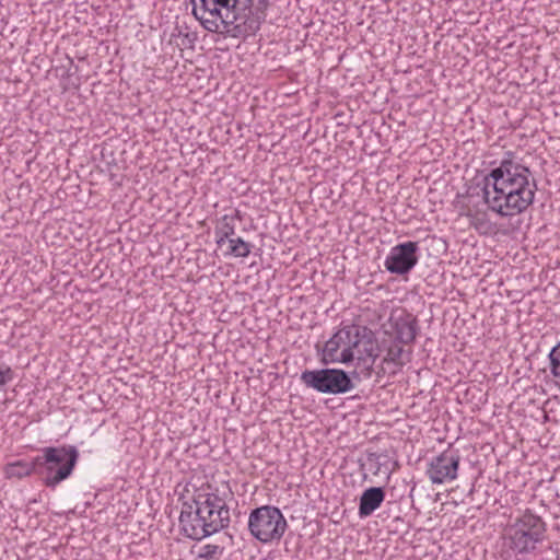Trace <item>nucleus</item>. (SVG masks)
<instances>
[{
    "instance_id": "12",
    "label": "nucleus",
    "mask_w": 560,
    "mask_h": 560,
    "mask_svg": "<svg viewBox=\"0 0 560 560\" xmlns=\"http://www.w3.org/2000/svg\"><path fill=\"white\" fill-rule=\"evenodd\" d=\"M394 337L392 339L405 345L413 343L418 334V320L411 314L397 317L393 324Z\"/></svg>"
},
{
    "instance_id": "20",
    "label": "nucleus",
    "mask_w": 560,
    "mask_h": 560,
    "mask_svg": "<svg viewBox=\"0 0 560 560\" xmlns=\"http://www.w3.org/2000/svg\"><path fill=\"white\" fill-rule=\"evenodd\" d=\"M548 359L551 375L560 380V342L551 349Z\"/></svg>"
},
{
    "instance_id": "15",
    "label": "nucleus",
    "mask_w": 560,
    "mask_h": 560,
    "mask_svg": "<svg viewBox=\"0 0 560 560\" xmlns=\"http://www.w3.org/2000/svg\"><path fill=\"white\" fill-rule=\"evenodd\" d=\"M235 219L241 220V214L238 210H235L234 215L224 214L218 225L215 226V237L217 245L221 246L225 241H230L233 238L235 234Z\"/></svg>"
},
{
    "instance_id": "18",
    "label": "nucleus",
    "mask_w": 560,
    "mask_h": 560,
    "mask_svg": "<svg viewBox=\"0 0 560 560\" xmlns=\"http://www.w3.org/2000/svg\"><path fill=\"white\" fill-rule=\"evenodd\" d=\"M230 252L229 254L237 257L245 258L250 254L252 244L244 241L242 237H233L229 241Z\"/></svg>"
},
{
    "instance_id": "3",
    "label": "nucleus",
    "mask_w": 560,
    "mask_h": 560,
    "mask_svg": "<svg viewBox=\"0 0 560 560\" xmlns=\"http://www.w3.org/2000/svg\"><path fill=\"white\" fill-rule=\"evenodd\" d=\"M192 14L211 33H225L233 38L255 35L265 15H255L253 0H196Z\"/></svg>"
},
{
    "instance_id": "1",
    "label": "nucleus",
    "mask_w": 560,
    "mask_h": 560,
    "mask_svg": "<svg viewBox=\"0 0 560 560\" xmlns=\"http://www.w3.org/2000/svg\"><path fill=\"white\" fill-rule=\"evenodd\" d=\"M536 190L530 170L512 152L485 177L482 188L488 208L501 217L524 212L534 202Z\"/></svg>"
},
{
    "instance_id": "6",
    "label": "nucleus",
    "mask_w": 560,
    "mask_h": 560,
    "mask_svg": "<svg viewBox=\"0 0 560 560\" xmlns=\"http://www.w3.org/2000/svg\"><path fill=\"white\" fill-rule=\"evenodd\" d=\"M546 532L545 521L526 510L510 528V547L518 555L532 553L545 539Z\"/></svg>"
},
{
    "instance_id": "16",
    "label": "nucleus",
    "mask_w": 560,
    "mask_h": 560,
    "mask_svg": "<svg viewBox=\"0 0 560 560\" xmlns=\"http://www.w3.org/2000/svg\"><path fill=\"white\" fill-rule=\"evenodd\" d=\"M388 456L386 454L378 453H368L364 459L361 460V468L363 470H369L373 475H378L380 472L388 474Z\"/></svg>"
},
{
    "instance_id": "14",
    "label": "nucleus",
    "mask_w": 560,
    "mask_h": 560,
    "mask_svg": "<svg viewBox=\"0 0 560 560\" xmlns=\"http://www.w3.org/2000/svg\"><path fill=\"white\" fill-rule=\"evenodd\" d=\"M4 475L7 478L12 479H22L24 477H28L31 475L38 476V467L36 456L32 458V460H15L9 463L4 467Z\"/></svg>"
},
{
    "instance_id": "9",
    "label": "nucleus",
    "mask_w": 560,
    "mask_h": 560,
    "mask_svg": "<svg viewBox=\"0 0 560 560\" xmlns=\"http://www.w3.org/2000/svg\"><path fill=\"white\" fill-rule=\"evenodd\" d=\"M459 462L458 451L448 448L431 459L427 475L434 485L453 481L457 478Z\"/></svg>"
},
{
    "instance_id": "8",
    "label": "nucleus",
    "mask_w": 560,
    "mask_h": 560,
    "mask_svg": "<svg viewBox=\"0 0 560 560\" xmlns=\"http://www.w3.org/2000/svg\"><path fill=\"white\" fill-rule=\"evenodd\" d=\"M288 528L281 511L273 505L254 509L248 516V530L260 542L280 540Z\"/></svg>"
},
{
    "instance_id": "11",
    "label": "nucleus",
    "mask_w": 560,
    "mask_h": 560,
    "mask_svg": "<svg viewBox=\"0 0 560 560\" xmlns=\"http://www.w3.org/2000/svg\"><path fill=\"white\" fill-rule=\"evenodd\" d=\"M402 342L394 339L383 340L378 343L381 352L384 351L385 355L382 359V364L394 365L397 371H400L407 363L411 361L412 352L404 348Z\"/></svg>"
},
{
    "instance_id": "10",
    "label": "nucleus",
    "mask_w": 560,
    "mask_h": 560,
    "mask_svg": "<svg viewBox=\"0 0 560 560\" xmlns=\"http://www.w3.org/2000/svg\"><path fill=\"white\" fill-rule=\"evenodd\" d=\"M419 246L417 242L408 241L392 247L384 266L390 273L404 276L409 273L418 264Z\"/></svg>"
},
{
    "instance_id": "22",
    "label": "nucleus",
    "mask_w": 560,
    "mask_h": 560,
    "mask_svg": "<svg viewBox=\"0 0 560 560\" xmlns=\"http://www.w3.org/2000/svg\"><path fill=\"white\" fill-rule=\"evenodd\" d=\"M184 36L185 39L188 40V43H192L195 40V35H190L189 33L183 32V30L179 26H176L174 32L172 33V37H179Z\"/></svg>"
},
{
    "instance_id": "21",
    "label": "nucleus",
    "mask_w": 560,
    "mask_h": 560,
    "mask_svg": "<svg viewBox=\"0 0 560 560\" xmlns=\"http://www.w3.org/2000/svg\"><path fill=\"white\" fill-rule=\"evenodd\" d=\"M14 378L13 370L8 365H0V390Z\"/></svg>"
},
{
    "instance_id": "4",
    "label": "nucleus",
    "mask_w": 560,
    "mask_h": 560,
    "mask_svg": "<svg viewBox=\"0 0 560 560\" xmlns=\"http://www.w3.org/2000/svg\"><path fill=\"white\" fill-rule=\"evenodd\" d=\"M230 524V509L217 493L198 495L182 504L179 526L183 535L194 540L211 536Z\"/></svg>"
},
{
    "instance_id": "2",
    "label": "nucleus",
    "mask_w": 560,
    "mask_h": 560,
    "mask_svg": "<svg viewBox=\"0 0 560 560\" xmlns=\"http://www.w3.org/2000/svg\"><path fill=\"white\" fill-rule=\"evenodd\" d=\"M381 354L375 332L366 326L346 325L339 328L324 345L322 361L349 364L355 362L352 375L355 380L370 378Z\"/></svg>"
},
{
    "instance_id": "17",
    "label": "nucleus",
    "mask_w": 560,
    "mask_h": 560,
    "mask_svg": "<svg viewBox=\"0 0 560 560\" xmlns=\"http://www.w3.org/2000/svg\"><path fill=\"white\" fill-rule=\"evenodd\" d=\"M465 215L468 218L469 224L479 233H487L490 230V221L486 212L468 209Z\"/></svg>"
},
{
    "instance_id": "7",
    "label": "nucleus",
    "mask_w": 560,
    "mask_h": 560,
    "mask_svg": "<svg viewBox=\"0 0 560 560\" xmlns=\"http://www.w3.org/2000/svg\"><path fill=\"white\" fill-rule=\"evenodd\" d=\"M353 378L352 372L329 368L304 370L300 376L305 387L328 395H342L351 392L355 387Z\"/></svg>"
},
{
    "instance_id": "13",
    "label": "nucleus",
    "mask_w": 560,
    "mask_h": 560,
    "mask_svg": "<svg viewBox=\"0 0 560 560\" xmlns=\"http://www.w3.org/2000/svg\"><path fill=\"white\" fill-rule=\"evenodd\" d=\"M385 495V490L382 487H370L365 489L360 497L359 516L368 517L372 515L382 505Z\"/></svg>"
},
{
    "instance_id": "5",
    "label": "nucleus",
    "mask_w": 560,
    "mask_h": 560,
    "mask_svg": "<svg viewBox=\"0 0 560 560\" xmlns=\"http://www.w3.org/2000/svg\"><path fill=\"white\" fill-rule=\"evenodd\" d=\"M36 456L38 476L43 483L55 489L68 479L79 459V451L74 445L47 446Z\"/></svg>"
},
{
    "instance_id": "19",
    "label": "nucleus",
    "mask_w": 560,
    "mask_h": 560,
    "mask_svg": "<svg viewBox=\"0 0 560 560\" xmlns=\"http://www.w3.org/2000/svg\"><path fill=\"white\" fill-rule=\"evenodd\" d=\"M224 550L223 546L206 544L199 548L197 558L201 560H221Z\"/></svg>"
}]
</instances>
